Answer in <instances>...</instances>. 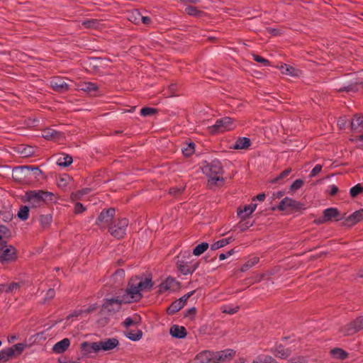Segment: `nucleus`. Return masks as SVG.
I'll return each instance as SVG.
<instances>
[{
  "label": "nucleus",
  "mask_w": 363,
  "mask_h": 363,
  "mask_svg": "<svg viewBox=\"0 0 363 363\" xmlns=\"http://www.w3.org/2000/svg\"><path fill=\"white\" fill-rule=\"evenodd\" d=\"M362 191L363 186H362L360 184H357L350 189V194L351 197L354 198Z\"/></svg>",
  "instance_id": "37998d69"
},
{
  "label": "nucleus",
  "mask_w": 363,
  "mask_h": 363,
  "mask_svg": "<svg viewBox=\"0 0 363 363\" xmlns=\"http://www.w3.org/2000/svg\"><path fill=\"white\" fill-rule=\"evenodd\" d=\"M2 252L0 254V262H9L16 259V250L12 245L6 246V245L3 247Z\"/></svg>",
  "instance_id": "4468645a"
},
{
  "label": "nucleus",
  "mask_w": 363,
  "mask_h": 363,
  "mask_svg": "<svg viewBox=\"0 0 363 363\" xmlns=\"http://www.w3.org/2000/svg\"><path fill=\"white\" fill-rule=\"evenodd\" d=\"M194 292H195V291H191L186 294L185 295H184L183 296H182L181 298H179L177 300L182 301L181 303H182L183 306H184L186 303V301L194 294Z\"/></svg>",
  "instance_id": "603ef678"
},
{
  "label": "nucleus",
  "mask_w": 363,
  "mask_h": 363,
  "mask_svg": "<svg viewBox=\"0 0 363 363\" xmlns=\"http://www.w3.org/2000/svg\"><path fill=\"white\" fill-rule=\"evenodd\" d=\"M9 230L5 225H0V245L4 247L6 242V238L9 237Z\"/></svg>",
  "instance_id": "2f4dec72"
},
{
  "label": "nucleus",
  "mask_w": 363,
  "mask_h": 363,
  "mask_svg": "<svg viewBox=\"0 0 363 363\" xmlns=\"http://www.w3.org/2000/svg\"><path fill=\"white\" fill-rule=\"evenodd\" d=\"M259 262V258L258 257H253L250 259H249L241 267L242 272H246L249 269L254 267L255 264H257Z\"/></svg>",
  "instance_id": "f704fd0d"
},
{
  "label": "nucleus",
  "mask_w": 363,
  "mask_h": 363,
  "mask_svg": "<svg viewBox=\"0 0 363 363\" xmlns=\"http://www.w3.org/2000/svg\"><path fill=\"white\" fill-rule=\"evenodd\" d=\"M238 226L241 231H245L252 226V224L249 223V222H240Z\"/></svg>",
  "instance_id": "680f3d73"
},
{
  "label": "nucleus",
  "mask_w": 363,
  "mask_h": 363,
  "mask_svg": "<svg viewBox=\"0 0 363 363\" xmlns=\"http://www.w3.org/2000/svg\"><path fill=\"white\" fill-rule=\"evenodd\" d=\"M199 261L196 259H191L190 261L181 259L178 260L177 263L179 270L184 275H187L194 272L199 267Z\"/></svg>",
  "instance_id": "1a4fd4ad"
},
{
  "label": "nucleus",
  "mask_w": 363,
  "mask_h": 363,
  "mask_svg": "<svg viewBox=\"0 0 363 363\" xmlns=\"http://www.w3.org/2000/svg\"><path fill=\"white\" fill-rule=\"evenodd\" d=\"M214 352L216 363L227 362L235 355V351L232 349H227Z\"/></svg>",
  "instance_id": "ddd939ff"
},
{
  "label": "nucleus",
  "mask_w": 363,
  "mask_h": 363,
  "mask_svg": "<svg viewBox=\"0 0 363 363\" xmlns=\"http://www.w3.org/2000/svg\"><path fill=\"white\" fill-rule=\"evenodd\" d=\"M119 345V341L116 337L108 338L104 340L89 343L87 342H84L82 343L81 348L87 352H98L100 350L103 351H109L115 347H116Z\"/></svg>",
  "instance_id": "20e7f679"
},
{
  "label": "nucleus",
  "mask_w": 363,
  "mask_h": 363,
  "mask_svg": "<svg viewBox=\"0 0 363 363\" xmlns=\"http://www.w3.org/2000/svg\"><path fill=\"white\" fill-rule=\"evenodd\" d=\"M251 145L250 138L243 137L239 138L233 145L232 148L235 150H244L248 148Z\"/></svg>",
  "instance_id": "b1692460"
},
{
  "label": "nucleus",
  "mask_w": 363,
  "mask_h": 363,
  "mask_svg": "<svg viewBox=\"0 0 363 363\" xmlns=\"http://www.w3.org/2000/svg\"><path fill=\"white\" fill-rule=\"evenodd\" d=\"M253 60L257 62H260L263 64L264 66L269 65L270 62L268 60L263 58L262 57L257 55H253Z\"/></svg>",
  "instance_id": "3c124183"
},
{
  "label": "nucleus",
  "mask_w": 363,
  "mask_h": 363,
  "mask_svg": "<svg viewBox=\"0 0 363 363\" xmlns=\"http://www.w3.org/2000/svg\"><path fill=\"white\" fill-rule=\"evenodd\" d=\"M21 286L22 284L18 282H11L9 284H0V293H11L13 291L18 290Z\"/></svg>",
  "instance_id": "a878e982"
},
{
  "label": "nucleus",
  "mask_w": 363,
  "mask_h": 363,
  "mask_svg": "<svg viewBox=\"0 0 363 363\" xmlns=\"http://www.w3.org/2000/svg\"><path fill=\"white\" fill-rule=\"evenodd\" d=\"M122 303H123L122 298L105 299L102 306V310L106 311L108 315L115 314L121 310Z\"/></svg>",
  "instance_id": "9d476101"
},
{
  "label": "nucleus",
  "mask_w": 363,
  "mask_h": 363,
  "mask_svg": "<svg viewBox=\"0 0 363 363\" xmlns=\"http://www.w3.org/2000/svg\"><path fill=\"white\" fill-rule=\"evenodd\" d=\"M198 363H216L215 352L205 350L201 352L196 356Z\"/></svg>",
  "instance_id": "dca6fc26"
},
{
  "label": "nucleus",
  "mask_w": 363,
  "mask_h": 363,
  "mask_svg": "<svg viewBox=\"0 0 363 363\" xmlns=\"http://www.w3.org/2000/svg\"><path fill=\"white\" fill-rule=\"evenodd\" d=\"M116 210L114 208H110L103 210L99 214L96 223L101 228H109V225L113 222Z\"/></svg>",
  "instance_id": "6e6552de"
},
{
  "label": "nucleus",
  "mask_w": 363,
  "mask_h": 363,
  "mask_svg": "<svg viewBox=\"0 0 363 363\" xmlns=\"http://www.w3.org/2000/svg\"><path fill=\"white\" fill-rule=\"evenodd\" d=\"M342 217L340 216V213L337 208H328L323 211V215L320 223H327L332 220L338 221Z\"/></svg>",
  "instance_id": "9b49d317"
},
{
  "label": "nucleus",
  "mask_w": 363,
  "mask_h": 363,
  "mask_svg": "<svg viewBox=\"0 0 363 363\" xmlns=\"http://www.w3.org/2000/svg\"><path fill=\"white\" fill-rule=\"evenodd\" d=\"M303 184V181L301 179L295 180L291 185L290 189L296 191L301 188Z\"/></svg>",
  "instance_id": "09e8293b"
},
{
  "label": "nucleus",
  "mask_w": 363,
  "mask_h": 363,
  "mask_svg": "<svg viewBox=\"0 0 363 363\" xmlns=\"http://www.w3.org/2000/svg\"><path fill=\"white\" fill-rule=\"evenodd\" d=\"M239 306L236 307H225V308L223 311V313L233 315L238 311Z\"/></svg>",
  "instance_id": "5fc2aeb1"
},
{
  "label": "nucleus",
  "mask_w": 363,
  "mask_h": 363,
  "mask_svg": "<svg viewBox=\"0 0 363 363\" xmlns=\"http://www.w3.org/2000/svg\"><path fill=\"white\" fill-rule=\"evenodd\" d=\"M202 172L209 178L208 183L211 185H216L218 181H224V178L221 176L223 173V168L218 160H214L210 162H204Z\"/></svg>",
  "instance_id": "f03ea898"
},
{
  "label": "nucleus",
  "mask_w": 363,
  "mask_h": 363,
  "mask_svg": "<svg viewBox=\"0 0 363 363\" xmlns=\"http://www.w3.org/2000/svg\"><path fill=\"white\" fill-rule=\"evenodd\" d=\"M178 282L172 277L167 278L158 286V292L160 294L164 293L168 291L174 290L177 286Z\"/></svg>",
  "instance_id": "f3484780"
},
{
  "label": "nucleus",
  "mask_w": 363,
  "mask_h": 363,
  "mask_svg": "<svg viewBox=\"0 0 363 363\" xmlns=\"http://www.w3.org/2000/svg\"><path fill=\"white\" fill-rule=\"evenodd\" d=\"M157 113V109L150 107H143L140 109V115L143 116H148Z\"/></svg>",
  "instance_id": "a18cd8bd"
},
{
  "label": "nucleus",
  "mask_w": 363,
  "mask_h": 363,
  "mask_svg": "<svg viewBox=\"0 0 363 363\" xmlns=\"http://www.w3.org/2000/svg\"><path fill=\"white\" fill-rule=\"evenodd\" d=\"M182 190L183 189L181 188H177V187L171 188L169 189V194L172 195L176 196L177 194H179L182 191Z\"/></svg>",
  "instance_id": "69168bd1"
},
{
  "label": "nucleus",
  "mask_w": 363,
  "mask_h": 363,
  "mask_svg": "<svg viewBox=\"0 0 363 363\" xmlns=\"http://www.w3.org/2000/svg\"><path fill=\"white\" fill-rule=\"evenodd\" d=\"M363 125V116L355 114L351 121L352 129L356 130Z\"/></svg>",
  "instance_id": "c9c22d12"
},
{
  "label": "nucleus",
  "mask_w": 363,
  "mask_h": 363,
  "mask_svg": "<svg viewBox=\"0 0 363 363\" xmlns=\"http://www.w3.org/2000/svg\"><path fill=\"white\" fill-rule=\"evenodd\" d=\"M50 86L57 92L64 93L69 90V85L60 77H55L50 81Z\"/></svg>",
  "instance_id": "2eb2a0df"
},
{
  "label": "nucleus",
  "mask_w": 363,
  "mask_h": 363,
  "mask_svg": "<svg viewBox=\"0 0 363 363\" xmlns=\"http://www.w3.org/2000/svg\"><path fill=\"white\" fill-rule=\"evenodd\" d=\"M13 347L15 349L14 351L16 350L18 354H20L23 351L25 348V345L23 343H17L13 346Z\"/></svg>",
  "instance_id": "e2e57ef3"
},
{
  "label": "nucleus",
  "mask_w": 363,
  "mask_h": 363,
  "mask_svg": "<svg viewBox=\"0 0 363 363\" xmlns=\"http://www.w3.org/2000/svg\"><path fill=\"white\" fill-rule=\"evenodd\" d=\"M140 13L138 10H134L128 13V19L138 25L140 23Z\"/></svg>",
  "instance_id": "e433bc0d"
},
{
  "label": "nucleus",
  "mask_w": 363,
  "mask_h": 363,
  "mask_svg": "<svg viewBox=\"0 0 363 363\" xmlns=\"http://www.w3.org/2000/svg\"><path fill=\"white\" fill-rule=\"evenodd\" d=\"M330 354L333 358L344 360L349 356L348 353L340 347H335L330 350Z\"/></svg>",
  "instance_id": "cd10ccee"
},
{
  "label": "nucleus",
  "mask_w": 363,
  "mask_h": 363,
  "mask_svg": "<svg viewBox=\"0 0 363 363\" xmlns=\"http://www.w3.org/2000/svg\"><path fill=\"white\" fill-rule=\"evenodd\" d=\"M169 333L171 335L176 338H184L186 335V328L183 326L174 325L171 327Z\"/></svg>",
  "instance_id": "5701e85b"
},
{
  "label": "nucleus",
  "mask_w": 363,
  "mask_h": 363,
  "mask_svg": "<svg viewBox=\"0 0 363 363\" xmlns=\"http://www.w3.org/2000/svg\"><path fill=\"white\" fill-rule=\"evenodd\" d=\"M235 128L233 119L230 117H224L216 121V123L210 126L209 132L212 134L223 133L233 130Z\"/></svg>",
  "instance_id": "423d86ee"
},
{
  "label": "nucleus",
  "mask_w": 363,
  "mask_h": 363,
  "mask_svg": "<svg viewBox=\"0 0 363 363\" xmlns=\"http://www.w3.org/2000/svg\"><path fill=\"white\" fill-rule=\"evenodd\" d=\"M291 172V169H286L285 170H284L281 173H280V174L276 178V181L277 180H279V179H281L286 177H287L290 172Z\"/></svg>",
  "instance_id": "052dcab7"
},
{
  "label": "nucleus",
  "mask_w": 363,
  "mask_h": 363,
  "mask_svg": "<svg viewBox=\"0 0 363 363\" xmlns=\"http://www.w3.org/2000/svg\"><path fill=\"white\" fill-rule=\"evenodd\" d=\"M277 356H278L280 358H283V359L284 358H286L289 355V353L288 350H285L281 346H279L277 348Z\"/></svg>",
  "instance_id": "de8ad7c7"
},
{
  "label": "nucleus",
  "mask_w": 363,
  "mask_h": 363,
  "mask_svg": "<svg viewBox=\"0 0 363 363\" xmlns=\"http://www.w3.org/2000/svg\"><path fill=\"white\" fill-rule=\"evenodd\" d=\"M234 253H235L234 249H232V250L228 251L226 253H221L219 255V259L224 260L226 258H228L229 256L233 255Z\"/></svg>",
  "instance_id": "13d9d810"
},
{
  "label": "nucleus",
  "mask_w": 363,
  "mask_h": 363,
  "mask_svg": "<svg viewBox=\"0 0 363 363\" xmlns=\"http://www.w3.org/2000/svg\"><path fill=\"white\" fill-rule=\"evenodd\" d=\"M26 196L31 207L33 208L40 207L55 200V196L53 193L43 190L27 191Z\"/></svg>",
  "instance_id": "7ed1b4c3"
},
{
  "label": "nucleus",
  "mask_w": 363,
  "mask_h": 363,
  "mask_svg": "<svg viewBox=\"0 0 363 363\" xmlns=\"http://www.w3.org/2000/svg\"><path fill=\"white\" fill-rule=\"evenodd\" d=\"M30 171L32 172V174L34 175L35 178H38L40 175L43 174V172L38 167H30Z\"/></svg>",
  "instance_id": "bf43d9fd"
},
{
  "label": "nucleus",
  "mask_w": 363,
  "mask_h": 363,
  "mask_svg": "<svg viewBox=\"0 0 363 363\" xmlns=\"http://www.w3.org/2000/svg\"><path fill=\"white\" fill-rule=\"evenodd\" d=\"M256 208V203H250L249 205H246L243 207V208L238 209V216L242 219H245L250 216L255 211Z\"/></svg>",
  "instance_id": "aec40b11"
},
{
  "label": "nucleus",
  "mask_w": 363,
  "mask_h": 363,
  "mask_svg": "<svg viewBox=\"0 0 363 363\" xmlns=\"http://www.w3.org/2000/svg\"><path fill=\"white\" fill-rule=\"evenodd\" d=\"M185 11L189 16H196V17H200L203 13V11L199 10L197 8L192 6H187L185 9Z\"/></svg>",
  "instance_id": "ea45409f"
},
{
  "label": "nucleus",
  "mask_w": 363,
  "mask_h": 363,
  "mask_svg": "<svg viewBox=\"0 0 363 363\" xmlns=\"http://www.w3.org/2000/svg\"><path fill=\"white\" fill-rule=\"evenodd\" d=\"M72 157L68 155H63L61 156L57 162V165L60 167H66L72 163Z\"/></svg>",
  "instance_id": "72a5a7b5"
},
{
  "label": "nucleus",
  "mask_w": 363,
  "mask_h": 363,
  "mask_svg": "<svg viewBox=\"0 0 363 363\" xmlns=\"http://www.w3.org/2000/svg\"><path fill=\"white\" fill-rule=\"evenodd\" d=\"M152 285L151 278H142L138 276L132 277L121 296L122 301L124 303H130L140 301L143 297L141 291H150Z\"/></svg>",
  "instance_id": "f257e3e1"
},
{
  "label": "nucleus",
  "mask_w": 363,
  "mask_h": 363,
  "mask_svg": "<svg viewBox=\"0 0 363 363\" xmlns=\"http://www.w3.org/2000/svg\"><path fill=\"white\" fill-rule=\"evenodd\" d=\"M129 221L126 218H118L109 225L108 232L113 237L120 239L124 237Z\"/></svg>",
  "instance_id": "39448f33"
},
{
  "label": "nucleus",
  "mask_w": 363,
  "mask_h": 363,
  "mask_svg": "<svg viewBox=\"0 0 363 363\" xmlns=\"http://www.w3.org/2000/svg\"><path fill=\"white\" fill-rule=\"evenodd\" d=\"M2 218L4 221H10L12 218V215L10 212H4L1 214Z\"/></svg>",
  "instance_id": "774afa93"
},
{
  "label": "nucleus",
  "mask_w": 363,
  "mask_h": 363,
  "mask_svg": "<svg viewBox=\"0 0 363 363\" xmlns=\"http://www.w3.org/2000/svg\"><path fill=\"white\" fill-rule=\"evenodd\" d=\"M335 90L337 92H356L358 89L357 83H344L342 86L335 85Z\"/></svg>",
  "instance_id": "393cba45"
},
{
  "label": "nucleus",
  "mask_w": 363,
  "mask_h": 363,
  "mask_svg": "<svg viewBox=\"0 0 363 363\" xmlns=\"http://www.w3.org/2000/svg\"><path fill=\"white\" fill-rule=\"evenodd\" d=\"M18 217L22 220H26L28 218V216H29V208L28 206H22L18 212Z\"/></svg>",
  "instance_id": "a19ab883"
},
{
  "label": "nucleus",
  "mask_w": 363,
  "mask_h": 363,
  "mask_svg": "<svg viewBox=\"0 0 363 363\" xmlns=\"http://www.w3.org/2000/svg\"><path fill=\"white\" fill-rule=\"evenodd\" d=\"M322 170V166L320 164H316L313 169L311 171L310 177H314Z\"/></svg>",
  "instance_id": "864d4df0"
},
{
  "label": "nucleus",
  "mask_w": 363,
  "mask_h": 363,
  "mask_svg": "<svg viewBox=\"0 0 363 363\" xmlns=\"http://www.w3.org/2000/svg\"><path fill=\"white\" fill-rule=\"evenodd\" d=\"M69 345L70 340L68 338H64L54 345L52 350L57 354H61L68 349Z\"/></svg>",
  "instance_id": "412c9836"
},
{
  "label": "nucleus",
  "mask_w": 363,
  "mask_h": 363,
  "mask_svg": "<svg viewBox=\"0 0 363 363\" xmlns=\"http://www.w3.org/2000/svg\"><path fill=\"white\" fill-rule=\"evenodd\" d=\"M362 220H363V208L354 211L346 219L347 223L350 225H354Z\"/></svg>",
  "instance_id": "4be33fe9"
},
{
  "label": "nucleus",
  "mask_w": 363,
  "mask_h": 363,
  "mask_svg": "<svg viewBox=\"0 0 363 363\" xmlns=\"http://www.w3.org/2000/svg\"><path fill=\"white\" fill-rule=\"evenodd\" d=\"M209 247L208 243L202 242L196 246V247L193 250V255L195 256H199L203 254Z\"/></svg>",
  "instance_id": "4c0bfd02"
},
{
  "label": "nucleus",
  "mask_w": 363,
  "mask_h": 363,
  "mask_svg": "<svg viewBox=\"0 0 363 363\" xmlns=\"http://www.w3.org/2000/svg\"><path fill=\"white\" fill-rule=\"evenodd\" d=\"M288 363H307L303 357H298L289 360Z\"/></svg>",
  "instance_id": "0e129e2a"
},
{
  "label": "nucleus",
  "mask_w": 363,
  "mask_h": 363,
  "mask_svg": "<svg viewBox=\"0 0 363 363\" xmlns=\"http://www.w3.org/2000/svg\"><path fill=\"white\" fill-rule=\"evenodd\" d=\"M225 241L223 240V239H221V240H219L215 242H213L211 245V249L212 250H216L218 249H220L224 246H225Z\"/></svg>",
  "instance_id": "8fccbe9b"
},
{
  "label": "nucleus",
  "mask_w": 363,
  "mask_h": 363,
  "mask_svg": "<svg viewBox=\"0 0 363 363\" xmlns=\"http://www.w3.org/2000/svg\"><path fill=\"white\" fill-rule=\"evenodd\" d=\"M82 24L84 28H94L98 26L99 22L96 19H90V20L84 21L82 23Z\"/></svg>",
  "instance_id": "c03bdc74"
},
{
  "label": "nucleus",
  "mask_w": 363,
  "mask_h": 363,
  "mask_svg": "<svg viewBox=\"0 0 363 363\" xmlns=\"http://www.w3.org/2000/svg\"><path fill=\"white\" fill-rule=\"evenodd\" d=\"M55 296V291L53 289H49L45 294V301L52 300Z\"/></svg>",
  "instance_id": "6e6d98bb"
},
{
  "label": "nucleus",
  "mask_w": 363,
  "mask_h": 363,
  "mask_svg": "<svg viewBox=\"0 0 363 363\" xmlns=\"http://www.w3.org/2000/svg\"><path fill=\"white\" fill-rule=\"evenodd\" d=\"M301 203L291 198L285 197L283 199L278 206V208L281 211L286 210L288 208L293 209L300 208Z\"/></svg>",
  "instance_id": "a211bd4d"
},
{
  "label": "nucleus",
  "mask_w": 363,
  "mask_h": 363,
  "mask_svg": "<svg viewBox=\"0 0 363 363\" xmlns=\"http://www.w3.org/2000/svg\"><path fill=\"white\" fill-rule=\"evenodd\" d=\"M182 301L176 300L173 301L171 305L167 308V313L169 315H173L175 313L178 312L181 310L184 306L182 305Z\"/></svg>",
  "instance_id": "7c9ffc66"
},
{
  "label": "nucleus",
  "mask_w": 363,
  "mask_h": 363,
  "mask_svg": "<svg viewBox=\"0 0 363 363\" xmlns=\"http://www.w3.org/2000/svg\"><path fill=\"white\" fill-rule=\"evenodd\" d=\"M30 172V166L16 167L13 169L12 177L14 179L22 181Z\"/></svg>",
  "instance_id": "6ab92c4d"
},
{
  "label": "nucleus",
  "mask_w": 363,
  "mask_h": 363,
  "mask_svg": "<svg viewBox=\"0 0 363 363\" xmlns=\"http://www.w3.org/2000/svg\"><path fill=\"white\" fill-rule=\"evenodd\" d=\"M14 355V349L13 347H9L5 350L0 351V361L3 360L4 362L8 361L11 357Z\"/></svg>",
  "instance_id": "473e14b6"
},
{
  "label": "nucleus",
  "mask_w": 363,
  "mask_h": 363,
  "mask_svg": "<svg viewBox=\"0 0 363 363\" xmlns=\"http://www.w3.org/2000/svg\"><path fill=\"white\" fill-rule=\"evenodd\" d=\"M42 136L46 140L54 141H60L65 138V135L62 132L56 130L52 128H48L43 130Z\"/></svg>",
  "instance_id": "f8f14e48"
},
{
  "label": "nucleus",
  "mask_w": 363,
  "mask_h": 363,
  "mask_svg": "<svg viewBox=\"0 0 363 363\" xmlns=\"http://www.w3.org/2000/svg\"><path fill=\"white\" fill-rule=\"evenodd\" d=\"M85 209L86 208H85V207H84L82 203L78 202L74 206V211L75 213L78 214V213H81L84 212L85 211Z\"/></svg>",
  "instance_id": "4d7b16f0"
},
{
  "label": "nucleus",
  "mask_w": 363,
  "mask_h": 363,
  "mask_svg": "<svg viewBox=\"0 0 363 363\" xmlns=\"http://www.w3.org/2000/svg\"><path fill=\"white\" fill-rule=\"evenodd\" d=\"M280 70L282 74H287L292 77L298 76L300 71L291 66L286 64L280 66Z\"/></svg>",
  "instance_id": "c85d7f7f"
},
{
  "label": "nucleus",
  "mask_w": 363,
  "mask_h": 363,
  "mask_svg": "<svg viewBox=\"0 0 363 363\" xmlns=\"http://www.w3.org/2000/svg\"><path fill=\"white\" fill-rule=\"evenodd\" d=\"M125 335L132 341H138L141 339L143 332L140 330H128L125 333Z\"/></svg>",
  "instance_id": "c756f323"
},
{
  "label": "nucleus",
  "mask_w": 363,
  "mask_h": 363,
  "mask_svg": "<svg viewBox=\"0 0 363 363\" xmlns=\"http://www.w3.org/2000/svg\"><path fill=\"white\" fill-rule=\"evenodd\" d=\"M152 20L148 16H143L141 15L140 16V22H142L145 25H149L150 24Z\"/></svg>",
  "instance_id": "338daca9"
},
{
  "label": "nucleus",
  "mask_w": 363,
  "mask_h": 363,
  "mask_svg": "<svg viewBox=\"0 0 363 363\" xmlns=\"http://www.w3.org/2000/svg\"><path fill=\"white\" fill-rule=\"evenodd\" d=\"M78 86L80 90L87 93L94 92L97 91L99 89L98 86L96 84L90 82H81Z\"/></svg>",
  "instance_id": "bb28decb"
},
{
  "label": "nucleus",
  "mask_w": 363,
  "mask_h": 363,
  "mask_svg": "<svg viewBox=\"0 0 363 363\" xmlns=\"http://www.w3.org/2000/svg\"><path fill=\"white\" fill-rule=\"evenodd\" d=\"M363 330V315H360L340 328V332L345 336L352 335Z\"/></svg>",
  "instance_id": "0eeeda50"
},
{
  "label": "nucleus",
  "mask_w": 363,
  "mask_h": 363,
  "mask_svg": "<svg viewBox=\"0 0 363 363\" xmlns=\"http://www.w3.org/2000/svg\"><path fill=\"white\" fill-rule=\"evenodd\" d=\"M137 316H135L134 318L128 317L125 319V320L123 322V325L125 328H128L131 325H133L136 324L138 321L137 320Z\"/></svg>",
  "instance_id": "49530a36"
},
{
  "label": "nucleus",
  "mask_w": 363,
  "mask_h": 363,
  "mask_svg": "<svg viewBox=\"0 0 363 363\" xmlns=\"http://www.w3.org/2000/svg\"><path fill=\"white\" fill-rule=\"evenodd\" d=\"M182 152L186 157L192 155L195 152V144L194 143H189L182 149Z\"/></svg>",
  "instance_id": "58836bf2"
},
{
  "label": "nucleus",
  "mask_w": 363,
  "mask_h": 363,
  "mask_svg": "<svg viewBox=\"0 0 363 363\" xmlns=\"http://www.w3.org/2000/svg\"><path fill=\"white\" fill-rule=\"evenodd\" d=\"M52 218L50 215H41L39 218L40 225L43 228L48 227L52 222Z\"/></svg>",
  "instance_id": "79ce46f5"
}]
</instances>
